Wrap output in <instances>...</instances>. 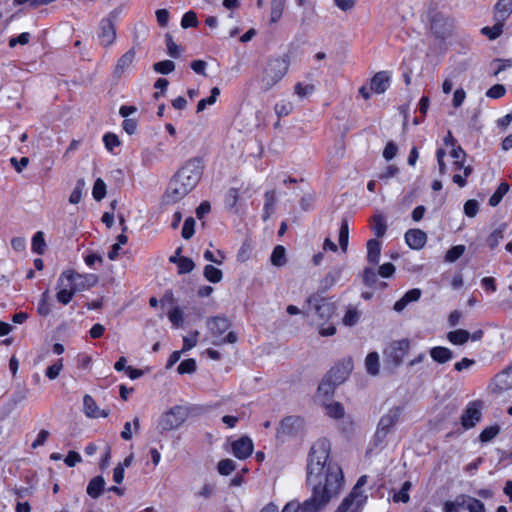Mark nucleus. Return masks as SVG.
<instances>
[{
    "instance_id": "f257e3e1",
    "label": "nucleus",
    "mask_w": 512,
    "mask_h": 512,
    "mask_svg": "<svg viewBox=\"0 0 512 512\" xmlns=\"http://www.w3.org/2000/svg\"><path fill=\"white\" fill-rule=\"evenodd\" d=\"M331 444L325 438L318 439L311 447L307 463V483L312 495L299 504L298 512H320L344 485L341 467L330 459Z\"/></svg>"
},
{
    "instance_id": "f03ea898",
    "label": "nucleus",
    "mask_w": 512,
    "mask_h": 512,
    "mask_svg": "<svg viewBox=\"0 0 512 512\" xmlns=\"http://www.w3.org/2000/svg\"><path fill=\"white\" fill-rule=\"evenodd\" d=\"M289 66L290 58L288 55L268 60L257 77L260 90L262 92L270 91L284 78L289 70Z\"/></svg>"
},
{
    "instance_id": "7ed1b4c3",
    "label": "nucleus",
    "mask_w": 512,
    "mask_h": 512,
    "mask_svg": "<svg viewBox=\"0 0 512 512\" xmlns=\"http://www.w3.org/2000/svg\"><path fill=\"white\" fill-rule=\"evenodd\" d=\"M352 367L353 365L351 360L340 363L333 367L329 371L327 377L323 379L319 384L318 393L325 396L332 395L335 387L346 380L352 370Z\"/></svg>"
},
{
    "instance_id": "20e7f679",
    "label": "nucleus",
    "mask_w": 512,
    "mask_h": 512,
    "mask_svg": "<svg viewBox=\"0 0 512 512\" xmlns=\"http://www.w3.org/2000/svg\"><path fill=\"white\" fill-rule=\"evenodd\" d=\"M231 326L230 321L226 317L216 316L207 320V327L209 333L212 336V344L215 346H221L226 343L234 344L237 342V334L230 331L225 337L223 334L229 330Z\"/></svg>"
},
{
    "instance_id": "39448f33",
    "label": "nucleus",
    "mask_w": 512,
    "mask_h": 512,
    "mask_svg": "<svg viewBox=\"0 0 512 512\" xmlns=\"http://www.w3.org/2000/svg\"><path fill=\"white\" fill-rule=\"evenodd\" d=\"M203 168L201 159L192 158L179 169L174 177L192 191L202 178Z\"/></svg>"
},
{
    "instance_id": "423d86ee",
    "label": "nucleus",
    "mask_w": 512,
    "mask_h": 512,
    "mask_svg": "<svg viewBox=\"0 0 512 512\" xmlns=\"http://www.w3.org/2000/svg\"><path fill=\"white\" fill-rule=\"evenodd\" d=\"M400 415L401 409L393 407L380 418L373 440L376 447L385 444L387 435L398 422Z\"/></svg>"
},
{
    "instance_id": "0eeeda50",
    "label": "nucleus",
    "mask_w": 512,
    "mask_h": 512,
    "mask_svg": "<svg viewBox=\"0 0 512 512\" xmlns=\"http://www.w3.org/2000/svg\"><path fill=\"white\" fill-rule=\"evenodd\" d=\"M188 417V409L184 406H174L159 419L158 428L167 432L179 428Z\"/></svg>"
},
{
    "instance_id": "6e6552de",
    "label": "nucleus",
    "mask_w": 512,
    "mask_h": 512,
    "mask_svg": "<svg viewBox=\"0 0 512 512\" xmlns=\"http://www.w3.org/2000/svg\"><path fill=\"white\" fill-rule=\"evenodd\" d=\"M62 274L76 293L88 290L98 282V276L95 274H79L72 270L64 271Z\"/></svg>"
},
{
    "instance_id": "1a4fd4ad",
    "label": "nucleus",
    "mask_w": 512,
    "mask_h": 512,
    "mask_svg": "<svg viewBox=\"0 0 512 512\" xmlns=\"http://www.w3.org/2000/svg\"><path fill=\"white\" fill-rule=\"evenodd\" d=\"M410 349V341L408 339H401L393 341L386 349L387 357L395 364L400 365L403 359L408 354Z\"/></svg>"
},
{
    "instance_id": "9d476101",
    "label": "nucleus",
    "mask_w": 512,
    "mask_h": 512,
    "mask_svg": "<svg viewBox=\"0 0 512 512\" xmlns=\"http://www.w3.org/2000/svg\"><path fill=\"white\" fill-rule=\"evenodd\" d=\"M366 500L367 496L363 492H357V489H352L338 508H342V512H361Z\"/></svg>"
},
{
    "instance_id": "9b49d317",
    "label": "nucleus",
    "mask_w": 512,
    "mask_h": 512,
    "mask_svg": "<svg viewBox=\"0 0 512 512\" xmlns=\"http://www.w3.org/2000/svg\"><path fill=\"white\" fill-rule=\"evenodd\" d=\"M481 403L478 401L471 402L461 415V424L465 429H471L481 420Z\"/></svg>"
},
{
    "instance_id": "f8f14e48",
    "label": "nucleus",
    "mask_w": 512,
    "mask_h": 512,
    "mask_svg": "<svg viewBox=\"0 0 512 512\" xmlns=\"http://www.w3.org/2000/svg\"><path fill=\"white\" fill-rule=\"evenodd\" d=\"M191 190L185 184L173 177L166 189L165 200L167 203H177L183 199Z\"/></svg>"
},
{
    "instance_id": "ddd939ff",
    "label": "nucleus",
    "mask_w": 512,
    "mask_h": 512,
    "mask_svg": "<svg viewBox=\"0 0 512 512\" xmlns=\"http://www.w3.org/2000/svg\"><path fill=\"white\" fill-rule=\"evenodd\" d=\"M231 449L233 455L236 458L240 460L247 459L253 453V441L248 436H242L241 438L232 442Z\"/></svg>"
},
{
    "instance_id": "4468645a",
    "label": "nucleus",
    "mask_w": 512,
    "mask_h": 512,
    "mask_svg": "<svg viewBox=\"0 0 512 512\" xmlns=\"http://www.w3.org/2000/svg\"><path fill=\"white\" fill-rule=\"evenodd\" d=\"M98 38L103 46L111 45L116 39V31L114 23L111 19L106 18L100 22Z\"/></svg>"
},
{
    "instance_id": "2eb2a0df",
    "label": "nucleus",
    "mask_w": 512,
    "mask_h": 512,
    "mask_svg": "<svg viewBox=\"0 0 512 512\" xmlns=\"http://www.w3.org/2000/svg\"><path fill=\"white\" fill-rule=\"evenodd\" d=\"M308 303L313 305L315 313L318 315L320 320H326L333 314V306L331 303L323 298L310 297Z\"/></svg>"
},
{
    "instance_id": "dca6fc26",
    "label": "nucleus",
    "mask_w": 512,
    "mask_h": 512,
    "mask_svg": "<svg viewBox=\"0 0 512 512\" xmlns=\"http://www.w3.org/2000/svg\"><path fill=\"white\" fill-rule=\"evenodd\" d=\"M66 279L63 276V274L60 275L57 281V300L63 304L67 305L72 300L73 296L76 294L73 287L70 285V283H65Z\"/></svg>"
},
{
    "instance_id": "f3484780",
    "label": "nucleus",
    "mask_w": 512,
    "mask_h": 512,
    "mask_svg": "<svg viewBox=\"0 0 512 512\" xmlns=\"http://www.w3.org/2000/svg\"><path fill=\"white\" fill-rule=\"evenodd\" d=\"M390 86V75L387 71L377 72L371 79L370 89L377 93H384Z\"/></svg>"
},
{
    "instance_id": "a211bd4d",
    "label": "nucleus",
    "mask_w": 512,
    "mask_h": 512,
    "mask_svg": "<svg viewBox=\"0 0 512 512\" xmlns=\"http://www.w3.org/2000/svg\"><path fill=\"white\" fill-rule=\"evenodd\" d=\"M405 241L412 249H421L426 241L427 235L420 229H410L405 233Z\"/></svg>"
},
{
    "instance_id": "6ab92c4d",
    "label": "nucleus",
    "mask_w": 512,
    "mask_h": 512,
    "mask_svg": "<svg viewBox=\"0 0 512 512\" xmlns=\"http://www.w3.org/2000/svg\"><path fill=\"white\" fill-rule=\"evenodd\" d=\"M83 406L85 414L89 418H99V417H107L109 415V410H101L95 400L90 395H85L83 398Z\"/></svg>"
},
{
    "instance_id": "aec40b11",
    "label": "nucleus",
    "mask_w": 512,
    "mask_h": 512,
    "mask_svg": "<svg viewBox=\"0 0 512 512\" xmlns=\"http://www.w3.org/2000/svg\"><path fill=\"white\" fill-rule=\"evenodd\" d=\"M302 420L299 417L288 416L285 417L278 428V435H292L301 426Z\"/></svg>"
},
{
    "instance_id": "412c9836",
    "label": "nucleus",
    "mask_w": 512,
    "mask_h": 512,
    "mask_svg": "<svg viewBox=\"0 0 512 512\" xmlns=\"http://www.w3.org/2000/svg\"><path fill=\"white\" fill-rule=\"evenodd\" d=\"M135 59V50L130 49L125 54H123L114 69V75L116 77H121L133 64Z\"/></svg>"
},
{
    "instance_id": "4be33fe9",
    "label": "nucleus",
    "mask_w": 512,
    "mask_h": 512,
    "mask_svg": "<svg viewBox=\"0 0 512 512\" xmlns=\"http://www.w3.org/2000/svg\"><path fill=\"white\" fill-rule=\"evenodd\" d=\"M449 20L443 17L441 14H435L431 19V29L437 37H445L450 30Z\"/></svg>"
},
{
    "instance_id": "5701e85b",
    "label": "nucleus",
    "mask_w": 512,
    "mask_h": 512,
    "mask_svg": "<svg viewBox=\"0 0 512 512\" xmlns=\"http://www.w3.org/2000/svg\"><path fill=\"white\" fill-rule=\"evenodd\" d=\"M512 13V0H499L495 5L494 20L505 22Z\"/></svg>"
},
{
    "instance_id": "b1692460",
    "label": "nucleus",
    "mask_w": 512,
    "mask_h": 512,
    "mask_svg": "<svg viewBox=\"0 0 512 512\" xmlns=\"http://www.w3.org/2000/svg\"><path fill=\"white\" fill-rule=\"evenodd\" d=\"M421 297V290L414 288L407 291L402 298H400L394 304V310L396 312H401L405 309V307L410 303L419 300Z\"/></svg>"
},
{
    "instance_id": "393cba45",
    "label": "nucleus",
    "mask_w": 512,
    "mask_h": 512,
    "mask_svg": "<svg viewBox=\"0 0 512 512\" xmlns=\"http://www.w3.org/2000/svg\"><path fill=\"white\" fill-rule=\"evenodd\" d=\"M430 356L433 361L439 364H444L453 358V353L447 347L436 346L430 349Z\"/></svg>"
},
{
    "instance_id": "a878e982",
    "label": "nucleus",
    "mask_w": 512,
    "mask_h": 512,
    "mask_svg": "<svg viewBox=\"0 0 512 512\" xmlns=\"http://www.w3.org/2000/svg\"><path fill=\"white\" fill-rule=\"evenodd\" d=\"M366 246L367 261L371 264H377L381 254V243L377 239H370Z\"/></svg>"
},
{
    "instance_id": "bb28decb",
    "label": "nucleus",
    "mask_w": 512,
    "mask_h": 512,
    "mask_svg": "<svg viewBox=\"0 0 512 512\" xmlns=\"http://www.w3.org/2000/svg\"><path fill=\"white\" fill-rule=\"evenodd\" d=\"M105 487V480L102 476H96L93 479L90 480L87 486V494L96 499L98 498Z\"/></svg>"
},
{
    "instance_id": "cd10ccee",
    "label": "nucleus",
    "mask_w": 512,
    "mask_h": 512,
    "mask_svg": "<svg viewBox=\"0 0 512 512\" xmlns=\"http://www.w3.org/2000/svg\"><path fill=\"white\" fill-rule=\"evenodd\" d=\"M371 221V228L374 234L379 238L383 237L387 231V222L385 217L380 213H376L372 216Z\"/></svg>"
},
{
    "instance_id": "c85d7f7f",
    "label": "nucleus",
    "mask_w": 512,
    "mask_h": 512,
    "mask_svg": "<svg viewBox=\"0 0 512 512\" xmlns=\"http://www.w3.org/2000/svg\"><path fill=\"white\" fill-rule=\"evenodd\" d=\"M496 386L500 390L512 388V365L496 376Z\"/></svg>"
},
{
    "instance_id": "c756f323",
    "label": "nucleus",
    "mask_w": 512,
    "mask_h": 512,
    "mask_svg": "<svg viewBox=\"0 0 512 512\" xmlns=\"http://www.w3.org/2000/svg\"><path fill=\"white\" fill-rule=\"evenodd\" d=\"M507 228L506 223L500 224L486 239V243L490 249H495L500 241L504 238V232Z\"/></svg>"
},
{
    "instance_id": "7c9ffc66",
    "label": "nucleus",
    "mask_w": 512,
    "mask_h": 512,
    "mask_svg": "<svg viewBox=\"0 0 512 512\" xmlns=\"http://www.w3.org/2000/svg\"><path fill=\"white\" fill-rule=\"evenodd\" d=\"M448 340L455 345H463L470 338V333L464 329L450 331L447 334Z\"/></svg>"
},
{
    "instance_id": "2f4dec72",
    "label": "nucleus",
    "mask_w": 512,
    "mask_h": 512,
    "mask_svg": "<svg viewBox=\"0 0 512 512\" xmlns=\"http://www.w3.org/2000/svg\"><path fill=\"white\" fill-rule=\"evenodd\" d=\"M338 241L341 250L345 253L347 251L349 241V226L346 218H343L341 221Z\"/></svg>"
},
{
    "instance_id": "473e14b6",
    "label": "nucleus",
    "mask_w": 512,
    "mask_h": 512,
    "mask_svg": "<svg viewBox=\"0 0 512 512\" xmlns=\"http://www.w3.org/2000/svg\"><path fill=\"white\" fill-rule=\"evenodd\" d=\"M365 367L369 374L375 376L379 373V355L371 352L366 356Z\"/></svg>"
},
{
    "instance_id": "72a5a7b5",
    "label": "nucleus",
    "mask_w": 512,
    "mask_h": 512,
    "mask_svg": "<svg viewBox=\"0 0 512 512\" xmlns=\"http://www.w3.org/2000/svg\"><path fill=\"white\" fill-rule=\"evenodd\" d=\"M265 204H264V213L263 219L267 220L274 211V205L276 202V194L274 190L267 191L264 195Z\"/></svg>"
},
{
    "instance_id": "f704fd0d",
    "label": "nucleus",
    "mask_w": 512,
    "mask_h": 512,
    "mask_svg": "<svg viewBox=\"0 0 512 512\" xmlns=\"http://www.w3.org/2000/svg\"><path fill=\"white\" fill-rule=\"evenodd\" d=\"M286 0H272L271 1V13H270V22L276 23L280 20Z\"/></svg>"
},
{
    "instance_id": "c9c22d12",
    "label": "nucleus",
    "mask_w": 512,
    "mask_h": 512,
    "mask_svg": "<svg viewBox=\"0 0 512 512\" xmlns=\"http://www.w3.org/2000/svg\"><path fill=\"white\" fill-rule=\"evenodd\" d=\"M204 277L211 283H218L223 278V273L220 269L208 264L204 267Z\"/></svg>"
},
{
    "instance_id": "e433bc0d",
    "label": "nucleus",
    "mask_w": 512,
    "mask_h": 512,
    "mask_svg": "<svg viewBox=\"0 0 512 512\" xmlns=\"http://www.w3.org/2000/svg\"><path fill=\"white\" fill-rule=\"evenodd\" d=\"M46 250V242L44 239V233L42 231H38L34 234L32 238V251L39 255H43Z\"/></svg>"
},
{
    "instance_id": "4c0bfd02",
    "label": "nucleus",
    "mask_w": 512,
    "mask_h": 512,
    "mask_svg": "<svg viewBox=\"0 0 512 512\" xmlns=\"http://www.w3.org/2000/svg\"><path fill=\"white\" fill-rule=\"evenodd\" d=\"M271 263L274 266L281 267L286 263V251L282 245H277L271 254Z\"/></svg>"
},
{
    "instance_id": "58836bf2",
    "label": "nucleus",
    "mask_w": 512,
    "mask_h": 512,
    "mask_svg": "<svg viewBox=\"0 0 512 512\" xmlns=\"http://www.w3.org/2000/svg\"><path fill=\"white\" fill-rule=\"evenodd\" d=\"M467 502L466 495H459L455 501H446L443 506L444 512H457L458 508L464 507Z\"/></svg>"
},
{
    "instance_id": "ea45409f",
    "label": "nucleus",
    "mask_w": 512,
    "mask_h": 512,
    "mask_svg": "<svg viewBox=\"0 0 512 512\" xmlns=\"http://www.w3.org/2000/svg\"><path fill=\"white\" fill-rule=\"evenodd\" d=\"M508 191H509V185L505 182L501 183L498 186L497 190L490 197L489 205L492 207L497 206Z\"/></svg>"
},
{
    "instance_id": "a19ab883",
    "label": "nucleus",
    "mask_w": 512,
    "mask_h": 512,
    "mask_svg": "<svg viewBox=\"0 0 512 512\" xmlns=\"http://www.w3.org/2000/svg\"><path fill=\"white\" fill-rule=\"evenodd\" d=\"M220 95V89L218 87H213L211 89V95L207 98L201 99L197 104V113L202 112L207 105H213L217 97Z\"/></svg>"
},
{
    "instance_id": "79ce46f5",
    "label": "nucleus",
    "mask_w": 512,
    "mask_h": 512,
    "mask_svg": "<svg viewBox=\"0 0 512 512\" xmlns=\"http://www.w3.org/2000/svg\"><path fill=\"white\" fill-rule=\"evenodd\" d=\"M450 154L451 157L454 159V167L457 170H461L466 159L465 151L462 149L461 146L458 145L457 148H453L451 150Z\"/></svg>"
},
{
    "instance_id": "37998d69",
    "label": "nucleus",
    "mask_w": 512,
    "mask_h": 512,
    "mask_svg": "<svg viewBox=\"0 0 512 512\" xmlns=\"http://www.w3.org/2000/svg\"><path fill=\"white\" fill-rule=\"evenodd\" d=\"M504 23L500 21H495V24L492 27H484L481 32L488 36L489 39L494 40L498 38L503 31Z\"/></svg>"
},
{
    "instance_id": "c03bdc74",
    "label": "nucleus",
    "mask_w": 512,
    "mask_h": 512,
    "mask_svg": "<svg viewBox=\"0 0 512 512\" xmlns=\"http://www.w3.org/2000/svg\"><path fill=\"white\" fill-rule=\"evenodd\" d=\"M155 72L167 75L175 70V63L171 60H163L153 65Z\"/></svg>"
},
{
    "instance_id": "a18cd8bd",
    "label": "nucleus",
    "mask_w": 512,
    "mask_h": 512,
    "mask_svg": "<svg viewBox=\"0 0 512 512\" xmlns=\"http://www.w3.org/2000/svg\"><path fill=\"white\" fill-rule=\"evenodd\" d=\"M326 414L332 418H342L344 416V407L339 402L327 404L325 406Z\"/></svg>"
},
{
    "instance_id": "49530a36",
    "label": "nucleus",
    "mask_w": 512,
    "mask_h": 512,
    "mask_svg": "<svg viewBox=\"0 0 512 512\" xmlns=\"http://www.w3.org/2000/svg\"><path fill=\"white\" fill-rule=\"evenodd\" d=\"M84 187H85V180L83 178L78 179L76 186L69 197V202L71 204H78L81 201L82 192H83Z\"/></svg>"
},
{
    "instance_id": "de8ad7c7",
    "label": "nucleus",
    "mask_w": 512,
    "mask_h": 512,
    "mask_svg": "<svg viewBox=\"0 0 512 512\" xmlns=\"http://www.w3.org/2000/svg\"><path fill=\"white\" fill-rule=\"evenodd\" d=\"M500 428L497 425L486 427L479 435V440L483 443L491 441L499 434Z\"/></svg>"
},
{
    "instance_id": "09e8293b",
    "label": "nucleus",
    "mask_w": 512,
    "mask_h": 512,
    "mask_svg": "<svg viewBox=\"0 0 512 512\" xmlns=\"http://www.w3.org/2000/svg\"><path fill=\"white\" fill-rule=\"evenodd\" d=\"M92 195L96 201H100L105 197L106 185L101 178L96 179L93 186Z\"/></svg>"
},
{
    "instance_id": "8fccbe9b",
    "label": "nucleus",
    "mask_w": 512,
    "mask_h": 512,
    "mask_svg": "<svg viewBox=\"0 0 512 512\" xmlns=\"http://www.w3.org/2000/svg\"><path fill=\"white\" fill-rule=\"evenodd\" d=\"M165 43H166L168 54L171 57H173V58L180 57L179 46L174 42L173 37L170 33L165 34Z\"/></svg>"
},
{
    "instance_id": "3c124183",
    "label": "nucleus",
    "mask_w": 512,
    "mask_h": 512,
    "mask_svg": "<svg viewBox=\"0 0 512 512\" xmlns=\"http://www.w3.org/2000/svg\"><path fill=\"white\" fill-rule=\"evenodd\" d=\"M196 361L193 358L185 359L183 360L178 368L177 371L179 374H191L196 371Z\"/></svg>"
},
{
    "instance_id": "603ef678",
    "label": "nucleus",
    "mask_w": 512,
    "mask_h": 512,
    "mask_svg": "<svg viewBox=\"0 0 512 512\" xmlns=\"http://www.w3.org/2000/svg\"><path fill=\"white\" fill-rule=\"evenodd\" d=\"M236 469V464L231 459H223L218 463V472L221 475L227 476Z\"/></svg>"
},
{
    "instance_id": "864d4df0",
    "label": "nucleus",
    "mask_w": 512,
    "mask_h": 512,
    "mask_svg": "<svg viewBox=\"0 0 512 512\" xmlns=\"http://www.w3.org/2000/svg\"><path fill=\"white\" fill-rule=\"evenodd\" d=\"M276 115L280 118L289 115L293 110V104L289 101H281L276 103L274 107Z\"/></svg>"
},
{
    "instance_id": "5fc2aeb1",
    "label": "nucleus",
    "mask_w": 512,
    "mask_h": 512,
    "mask_svg": "<svg viewBox=\"0 0 512 512\" xmlns=\"http://www.w3.org/2000/svg\"><path fill=\"white\" fill-rule=\"evenodd\" d=\"M195 220L192 217H188L184 221L181 235L184 239H190L195 233Z\"/></svg>"
},
{
    "instance_id": "6e6d98bb",
    "label": "nucleus",
    "mask_w": 512,
    "mask_h": 512,
    "mask_svg": "<svg viewBox=\"0 0 512 512\" xmlns=\"http://www.w3.org/2000/svg\"><path fill=\"white\" fill-rule=\"evenodd\" d=\"M198 25V19L196 13L193 11L186 12L181 19V26L184 29L190 27H196Z\"/></svg>"
},
{
    "instance_id": "4d7b16f0",
    "label": "nucleus",
    "mask_w": 512,
    "mask_h": 512,
    "mask_svg": "<svg viewBox=\"0 0 512 512\" xmlns=\"http://www.w3.org/2000/svg\"><path fill=\"white\" fill-rule=\"evenodd\" d=\"M465 251V247L463 245H457L450 248L445 256L446 261L455 262L459 259Z\"/></svg>"
},
{
    "instance_id": "13d9d810",
    "label": "nucleus",
    "mask_w": 512,
    "mask_h": 512,
    "mask_svg": "<svg viewBox=\"0 0 512 512\" xmlns=\"http://www.w3.org/2000/svg\"><path fill=\"white\" fill-rule=\"evenodd\" d=\"M466 507L469 512H486L484 503L480 500L467 496Z\"/></svg>"
},
{
    "instance_id": "bf43d9fd",
    "label": "nucleus",
    "mask_w": 512,
    "mask_h": 512,
    "mask_svg": "<svg viewBox=\"0 0 512 512\" xmlns=\"http://www.w3.org/2000/svg\"><path fill=\"white\" fill-rule=\"evenodd\" d=\"M195 267L192 259L188 257H180L178 259V271L180 274H185L191 272Z\"/></svg>"
},
{
    "instance_id": "052dcab7",
    "label": "nucleus",
    "mask_w": 512,
    "mask_h": 512,
    "mask_svg": "<svg viewBox=\"0 0 512 512\" xmlns=\"http://www.w3.org/2000/svg\"><path fill=\"white\" fill-rule=\"evenodd\" d=\"M168 318L174 326L179 327L183 323V312L179 307H174L168 312Z\"/></svg>"
},
{
    "instance_id": "680f3d73",
    "label": "nucleus",
    "mask_w": 512,
    "mask_h": 512,
    "mask_svg": "<svg viewBox=\"0 0 512 512\" xmlns=\"http://www.w3.org/2000/svg\"><path fill=\"white\" fill-rule=\"evenodd\" d=\"M62 368H63V360L62 359H58L53 365L49 366L46 369V376L50 380H54V379H56L59 376L60 371L62 370Z\"/></svg>"
},
{
    "instance_id": "e2e57ef3",
    "label": "nucleus",
    "mask_w": 512,
    "mask_h": 512,
    "mask_svg": "<svg viewBox=\"0 0 512 512\" xmlns=\"http://www.w3.org/2000/svg\"><path fill=\"white\" fill-rule=\"evenodd\" d=\"M479 203L475 199H470L464 204V213L467 217L473 218L477 215Z\"/></svg>"
},
{
    "instance_id": "0e129e2a",
    "label": "nucleus",
    "mask_w": 512,
    "mask_h": 512,
    "mask_svg": "<svg viewBox=\"0 0 512 512\" xmlns=\"http://www.w3.org/2000/svg\"><path fill=\"white\" fill-rule=\"evenodd\" d=\"M377 273L373 268H366L363 273V282L366 286L372 287L377 283Z\"/></svg>"
},
{
    "instance_id": "69168bd1",
    "label": "nucleus",
    "mask_w": 512,
    "mask_h": 512,
    "mask_svg": "<svg viewBox=\"0 0 512 512\" xmlns=\"http://www.w3.org/2000/svg\"><path fill=\"white\" fill-rule=\"evenodd\" d=\"M103 141L105 143V147L109 151H113L115 147H118L120 145L119 137L114 133H107L103 137Z\"/></svg>"
},
{
    "instance_id": "338daca9",
    "label": "nucleus",
    "mask_w": 512,
    "mask_h": 512,
    "mask_svg": "<svg viewBox=\"0 0 512 512\" xmlns=\"http://www.w3.org/2000/svg\"><path fill=\"white\" fill-rule=\"evenodd\" d=\"M359 317L360 314L356 309H348L343 318V323L347 326H353L358 322Z\"/></svg>"
},
{
    "instance_id": "774afa93",
    "label": "nucleus",
    "mask_w": 512,
    "mask_h": 512,
    "mask_svg": "<svg viewBox=\"0 0 512 512\" xmlns=\"http://www.w3.org/2000/svg\"><path fill=\"white\" fill-rule=\"evenodd\" d=\"M506 89L502 84H495L486 92V96L492 99H498L505 95Z\"/></svg>"
}]
</instances>
